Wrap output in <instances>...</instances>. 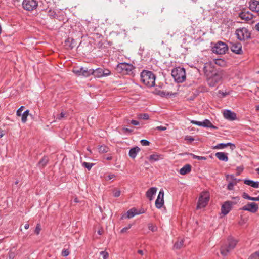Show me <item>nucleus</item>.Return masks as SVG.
Returning <instances> with one entry per match:
<instances>
[{
  "label": "nucleus",
  "instance_id": "obj_1",
  "mask_svg": "<svg viewBox=\"0 0 259 259\" xmlns=\"http://www.w3.org/2000/svg\"><path fill=\"white\" fill-rule=\"evenodd\" d=\"M141 82L148 87H152L155 85L156 76L151 71L143 70L140 73Z\"/></svg>",
  "mask_w": 259,
  "mask_h": 259
},
{
  "label": "nucleus",
  "instance_id": "obj_2",
  "mask_svg": "<svg viewBox=\"0 0 259 259\" xmlns=\"http://www.w3.org/2000/svg\"><path fill=\"white\" fill-rule=\"evenodd\" d=\"M237 243V241L232 237H228L227 242L221 247V254L224 256H227L231 250L234 249Z\"/></svg>",
  "mask_w": 259,
  "mask_h": 259
},
{
  "label": "nucleus",
  "instance_id": "obj_3",
  "mask_svg": "<svg viewBox=\"0 0 259 259\" xmlns=\"http://www.w3.org/2000/svg\"><path fill=\"white\" fill-rule=\"evenodd\" d=\"M171 75L175 80L178 83H182L186 80V72L184 68L177 67L171 71Z\"/></svg>",
  "mask_w": 259,
  "mask_h": 259
},
{
  "label": "nucleus",
  "instance_id": "obj_4",
  "mask_svg": "<svg viewBox=\"0 0 259 259\" xmlns=\"http://www.w3.org/2000/svg\"><path fill=\"white\" fill-rule=\"evenodd\" d=\"M117 69L123 74L129 75L132 76H135L134 70L135 66L132 64L125 62L119 63L117 66Z\"/></svg>",
  "mask_w": 259,
  "mask_h": 259
},
{
  "label": "nucleus",
  "instance_id": "obj_5",
  "mask_svg": "<svg viewBox=\"0 0 259 259\" xmlns=\"http://www.w3.org/2000/svg\"><path fill=\"white\" fill-rule=\"evenodd\" d=\"M235 35L237 39L240 41H245L251 37V33L246 27L237 29L235 31Z\"/></svg>",
  "mask_w": 259,
  "mask_h": 259
},
{
  "label": "nucleus",
  "instance_id": "obj_6",
  "mask_svg": "<svg viewBox=\"0 0 259 259\" xmlns=\"http://www.w3.org/2000/svg\"><path fill=\"white\" fill-rule=\"evenodd\" d=\"M209 200V193L207 191H203L201 192L199 197L197 209H199L205 207L207 205Z\"/></svg>",
  "mask_w": 259,
  "mask_h": 259
},
{
  "label": "nucleus",
  "instance_id": "obj_7",
  "mask_svg": "<svg viewBox=\"0 0 259 259\" xmlns=\"http://www.w3.org/2000/svg\"><path fill=\"white\" fill-rule=\"evenodd\" d=\"M228 50V46L222 41H218L212 48L213 52L217 54H224Z\"/></svg>",
  "mask_w": 259,
  "mask_h": 259
},
{
  "label": "nucleus",
  "instance_id": "obj_8",
  "mask_svg": "<svg viewBox=\"0 0 259 259\" xmlns=\"http://www.w3.org/2000/svg\"><path fill=\"white\" fill-rule=\"evenodd\" d=\"M38 3L36 0H23L22 6L24 9L31 11L36 9Z\"/></svg>",
  "mask_w": 259,
  "mask_h": 259
},
{
  "label": "nucleus",
  "instance_id": "obj_9",
  "mask_svg": "<svg viewBox=\"0 0 259 259\" xmlns=\"http://www.w3.org/2000/svg\"><path fill=\"white\" fill-rule=\"evenodd\" d=\"M111 74V71L105 68H98L94 69L93 75L95 77L102 78L106 77Z\"/></svg>",
  "mask_w": 259,
  "mask_h": 259
},
{
  "label": "nucleus",
  "instance_id": "obj_10",
  "mask_svg": "<svg viewBox=\"0 0 259 259\" xmlns=\"http://www.w3.org/2000/svg\"><path fill=\"white\" fill-rule=\"evenodd\" d=\"M229 47L231 50L235 54H242L243 53L242 45L239 42H229Z\"/></svg>",
  "mask_w": 259,
  "mask_h": 259
},
{
  "label": "nucleus",
  "instance_id": "obj_11",
  "mask_svg": "<svg viewBox=\"0 0 259 259\" xmlns=\"http://www.w3.org/2000/svg\"><path fill=\"white\" fill-rule=\"evenodd\" d=\"M239 209L248 211L251 213H255L258 209V206L254 202L248 203L246 205L240 208Z\"/></svg>",
  "mask_w": 259,
  "mask_h": 259
},
{
  "label": "nucleus",
  "instance_id": "obj_12",
  "mask_svg": "<svg viewBox=\"0 0 259 259\" xmlns=\"http://www.w3.org/2000/svg\"><path fill=\"white\" fill-rule=\"evenodd\" d=\"M155 206L158 209H160L164 204V191L161 189L159 192L157 198L155 201Z\"/></svg>",
  "mask_w": 259,
  "mask_h": 259
},
{
  "label": "nucleus",
  "instance_id": "obj_13",
  "mask_svg": "<svg viewBox=\"0 0 259 259\" xmlns=\"http://www.w3.org/2000/svg\"><path fill=\"white\" fill-rule=\"evenodd\" d=\"M239 17L243 20L249 21L253 19V15L249 11L243 10L239 13Z\"/></svg>",
  "mask_w": 259,
  "mask_h": 259
},
{
  "label": "nucleus",
  "instance_id": "obj_14",
  "mask_svg": "<svg viewBox=\"0 0 259 259\" xmlns=\"http://www.w3.org/2000/svg\"><path fill=\"white\" fill-rule=\"evenodd\" d=\"M223 115L225 119L230 121H233L236 119V113L229 110H225Z\"/></svg>",
  "mask_w": 259,
  "mask_h": 259
},
{
  "label": "nucleus",
  "instance_id": "obj_15",
  "mask_svg": "<svg viewBox=\"0 0 259 259\" xmlns=\"http://www.w3.org/2000/svg\"><path fill=\"white\" fill-rule=\"evenodd\" d=\"M221 77L219 75L215 74L209 77L207 80V82L210 87H214L217 83L220 80Z\"/></svg>",
  "mask_w": 259,
  "mask_h": 259
},
{
  "label": "nucleus",
  "instance_id": "obj_16",
  "mask_svg": "<svg viewBox=\"0 0 259 259\" xmlns=\"http://www.w3.org/2000/svg\"><path fill=\"white\" fill-rule=\"evenodd\" d=\"M249 9L255 12H259V1L250 0L249 2Z\"/></svg>",
  "mask_w": 259,
  "mask_h": 259
},
{
  "label": "nucleus",
  "instance_id": "obj_17",
  "mask_svg": "<svg viewBox=\"0 0 259 259\" xmlns=\"http://www.w3.org/2000/svg\"><path fill=\"white\" fill-rule=\"evenodd\" d=\"M232 207L228 204L227 201H225L221 206V213L224 215L227 214L232 209Z\"/></svg>",
  "mask_w": 259,
  "mask_h": 259
},
{
  "label": "nucleus",
  "instance_id": "obj_18",
  "mask_svg": "<svg viewBox=\"0 0 259 259\" xmlns=\"http://www.w3.org/2000/svg\"><path fill=\"white\" fill-rule=\"evenodd\" d=\"M157 190L156 187H151L149 189L146 193V196L150 201L153 199V196L155 195Z\"/></svg>",
  "mask_w": 259,
  "mask_h": 259
},
{
  "label": "nucleus",
  "instance_id": "obj_19",
  "mask_svg": "<svg viewBox=\"0 0 259 259\" xmlns=\"http://www.w3.org/2000/svg\"><path fill=\"white\" fill-rule=\"evenodd\" d=\"M228 146H229L230 147V149L232 150H233L236 148V146L234 144H233L231 143H227L218 144L216 146H214V148L218 149H224Z\"/></svg>",
  "mask_w": 259,
  "mask_h": 259
},
{
  "label": "nucleus",
  "instance_id": "obj_20",
  "mask_svg": "<svg viewBox=\"0 0 259 259\" xmlns=\"http://www.w3.org/2000/svg\"><path fill=\"white\" fill-rule=\"evenodd\" d=\"M191 169V165L190 164H187L185 165L182 168L180 169L179 172L182 175H185L190 172Z\"/></svg>",
  "mask_w": 259,
  "mask_h": 259
},
{
  "label": "nucleus",
  "instance_id": "obj_21",
  "mask_svg": "<svg viewBox=\"0 0 259 259\" xmlns=\"http://www.w3.org/2000/svg\"><path fill=\"white\" fill-rule=\"evenodd\" d=\"M140 151V149L138 147L136 146L133 147L131 148L129 151V156L132 159H134L137 156V154Z\"/></svg>",
  "mask_w": 259,
  "mask_h": 259
},
{
  "label": "nucleus",
  "instance_id": "obj_22",
  "mask_svg": "<svg viewBox=\"0 0 259 259\" xmlns=\"http://www.w3.org/2000/svg\"><path fill=\"white\" fill-rule=\"evenodd\" d=\"M216 157L220 160L227 162L228 160V157L227 153L222 152H219L215 153Z\"/></svg>",
  "mask_w": 259,
  "mask_h": 259
},
{
  "label": "nucleus",
  "instance_id": "obj_23",
  "mask_svg": "<svg viewBox=\"0 0 259 259\" xmlns=\"http://www.w3.org/2000/svg\"><path fill=\"white\" fill-rule=\"evenodd\" d=\"M244 183L254 188H257L259 187V182L258 181H253L251 180L245 179L244 180Z\"/></svg>",
  "mask_w": 259,
  "mask_h": 259
},
{
  "label": "nucleus",
  "instance_id": "obj_24",
  "mask_svg": "<svg viewBox=\"0 0 259 259\" xmlns=\"http://www.w3.org/2000/svg\"><path fill=\"white\" fill-rule=\"evenodd\" d=\"M82 72V76L85 77H87L90 76L91 75H93L94 69H89L87 67H83Z\"/></svg>",
  "mask_w": 259,
  "mask_h": 259
},
{
  "label": "nucleus",
  "instance_id": "obj_25",
  "mask_svg": "<svg viewBox=\"0 0 259 259\" xmlns=\"http://www.w3.org/2000/svg\"><path fill=\"white\" fill-rule=\"evenodd\" d=\"M149 161L152 163L157 161L160 159H162V157L160 155L158 154H152L149 156L148 158Z\"/></svg>",
  "mask_w": 259,
  "mask_h": 259
},
{
  "label": "nucleus",
  "instance_id": "obj_26",
  "mask_svg": "<svg viewBox=\"0 0 259 259\" xmlns=\"http://www.w3.org/2000/svg\"><path fill=\"white\" fill-rule=\"evenodd\" d=\"M75 41L73 39L68 38L67 40L65 41V46L68 49H72L74 47Z\"/></svg>",
  "mask_w": 259,
  "mask_h": 259
},
{
  "label": "nucleus",
  "instance_id": "obj_27",
  "mask_svg": "<svg viewBox=\"0 0 259 259\" xmlns=\"http://www.w3.org/2000/svg\"><path fill=\"white\" fill-rule=\"evenodd\" d=\"M48 162V158L47 157H44L41 159L39 161L37 164V166L39 168L44 167Z\"/></svg>",
  "mask_w": 259,
  "mask_h": 259
},
{
  "label": "nucleus",
  "instance_id": "obj_28",
  "mask_svg": "<svg viewBox=\"0 0 259 259\" xmlns=\"http://www.w3.org/2000/svg\"><path fill=\"white\" fill-rule=\"evenodd\" d=\"M136 210L135 209H131L127 212L126 218L128 219H131L134 217L136 214H139L141 213L136 212Z\"/></svg>",
  "mask_w": 259,
  "mask_h": 259
},
{
  "label": "nucleus",
  "instance_id": "obj_29",
  "mask_svg": "<svg viewBox=\"0 0 259 259\" xmlns=\"http://www.w3.org/2000/svg\"><path fill=\"white\" fill-rule=\"evenodd\" d=\"M240 200L239 197H234L231 201H226L228 204L232 207V206L236 204Z\"/></svg>",
  "mask_w": 259,
  "mask_h": 259
},
{
  "label": "nucleus",
  "instance_id": "obj_30",
  "mask_svg": "<svg viewBox=\"0 0 259 259\" xmlns=\"http://www.w3.org/2000/svg\"><path fill=\"white\" fill-rule=\"evenodd\" d=\"M29 110H26L25 111L23 112V114H21V121L23 123H25L27 121V117L28 115L31 116V114H29Z\"/></svg>",
  "mask_w": 259,
  "mask_h": 259
},
{
  "label": "nucleus",
  "instance_id": "obj_31",
  "mask_svg": "<svg viewBox=\"0 0 259 259\" xmlns=\"http://www.w3.org/2000/svg\"><path fill=\"white\" fill-rule=\"evenodd\" d=\"M98 150L100 153H104L108 152L109 151V148L107 146L103 145L99 146Z\"/></svg>",
  "mask_w": 259,
  "mask_h": 259
},
{
  "label": "nucleus",
  "instance_id": "obj_32",
  "mask_svg": "<svg viewBox=\"0 0 259 259\" xmlns=\"http://www.w3.org/2000/svg\"><path fill=\"white\" fill-rule=\"evenodd\" d=\"M184 245V241L183 240H181L179 241L176 242L174 245V248L176 249H179L181 248Z\"/></svg>",
  "mask_w": 259,
  "mask_h": 259
},
{
  "label": "nucleus",
  "instance_id": "obj_33",
  "mask_svg": "<svg viewBox=\"0 0 259 259\" xmlns=\"http://www.w3.org/2000/svg\"><path fill=\"white\" fill-rule=\"evenodd\" d=\"M48 15L51 18H55L57 16L56 12L54 10L50 9L47 12Z\"/></svg>",
  "mask_w": 259,
  "mask_h": 259
},
{
  "label": "nucleus",
  "instance_id": "obj_34",
  "mask_svg": "<svg viewBox=\"0 0 259 259\" xmlns=\"http://www.w3.org/2000/svg\"><path fill=\"white\" fill-rule=\"evenodd\" d=\"M83 67L76 68L73 70V72L77 76H82Z\"/></svg>",
  "mask_w": 259,
  "mask_h": 259
},
{
  "label": "nucleus",
  "instance_id": "obj_35",
  "mask_svg": "<svg viewBox=\"0 0 259 259\" xmlns=\"http://www.w3.org/2000/svg\"><path fill=\"white\" fill-rule=\"evenodd\" d=\"M82 166L87 168L89 170H90L92 167L95 164L92 163H89L84 162L82 163Z\"/></svg>",
  "mask_w": 259,
  "mask_h": 259
},
{
  "label": "nucleus",
  "instance_id": "obj_36",
  "mask_svg": "<svg viewBox=\"0 0 259 259\" xmlns=\"http://www.w3.org/2000/svg\"><path fill=\"white\" fill-rule=\"evenodd\" d=\"M158 95H159L161 97H164L169 96L170 95H171V94H170L168 92H166L164 91H159L158 92Z\"/></svg>",
  "mask_w": 259,
  "mask_h": 259
},
{
  "label": "nucleus",
  "instance_id": "obj_37",
  "mask_svg": "<svg viewBox=\"0 0 259 259\" xmlns=\"http://www.w3.org/2000/svg\"><path fill=\"white\" fill-rule=\"evenodd\" d=\"M249 259H259V251H256L251 254L249 256Z\"/></svg>",
  "mask_w": 259,
  "mask_h": 259
},
{
  "label": "nucleus",
  "instance_id": "obj_38",
  "mask_svg": "<svg viewBox=\"0 0 259 259\" xmlns=\"http://www.w3.org/2000/svg\"><path fill=\"white\" fill-rule=\"evenodd\" d=\"M138 118L144 120H148L149 118V116L147 113L140 114L138 115Z\"/></svg>",
  "mask_w": 259,
  "mask_h": 259
},
{
  "label": "nucleus",
  "instance_id": "obj_39",
  "mask_svg": "<svg viewBox=\"0 0 259 259\" xmlns=\"http://www.w3.org/2000/svg\"><path fill=\"white\" fill-rule=\"evenodd\" d=\"M191 155L192 156V157L195 159H198V160H205L207 159L206 157L197 156V155H195L193 154H191Z\"/></svg>",
  "mask_w": 259,
  "mask_h": 259
},
{
  "label": "nucleus",
  "instance_id": "obj_40",
  "mask_svg": "<svg viewBox=\"0 0 259 259\" xmlns=\"http://www.w3.org/2000/svg\"><path fill=\"white\" fill-rule=\"evenodd\" d=\"M210 122L208 119H205L202 121V127H209Z\"/></svg>",
  "mask_w": 259,
  "mask_h": 259
},
{
  "label": "nucleus",
  "instance_id": "obj_41",
  "mask_svg": "<svg viewBox=\"0 0 259 259\" xmlns=\"http://www.w3.org/2000/svg\"><path fill=\"white\" fill-rule=\"evenodd\" d=\"M113 196L115 197H118L120 195L121 191L119 190L115 189L113 191Z\"/></svg>",
  "mask_w": 259,
  "mask_h": 259
},
{
  "label": "nucleus",
  "instance_id": "obj_42",
  "mask_svg": "<svg viewBox=\"0 0 259 259\" xmlns=\"http://www.w3.org/2000/svg\"><path fill=\"white\" fill-rule=\"evenodd\" d=\"M40 230H41L40 225L39 224H38L36 225L34 232L36 235H38L40 233Z\"/></svg>",
  "mask_w": 259,
  "mask_h": 259
},
{
  "label": "nucleus",
  "instance_id": "obj_43",
  "mask_svg": "<svg viewBox=\"0 0 259 259\" xmlns=\"http://www.w3.org/2000/svg\"><path fill=\"white\" fill-rule=\"evenodd\" d=\"M65 116V114L63 112H61L60 114L57 115L56 116V120H60L62 119Z\"/></svg>",
  "mask_w": 259,
  "mask_h": 259
},
{
  "label": "nucleus",
  "instance_id": "obj_44",
  "mask_svg": "<svg viewBox=\"0 0 259 259\" xmlns=\"http://www.w3.org/2000/svg\"><path fill=\"white\" fill-rule=\"evenodd\" d=\"M148 229L152 232H155L157 230V227L151 224H148Z\"/></svg>",
  "mask_w": 259,
  "mask_h": 259
},
{
  "label": "nucleus",
  "instance_id": "obj_45",
  "mask_svg": "<svg viewBox=\"0 0 259 259\" xmlns=\"http://www.w3.org/2000/svg\"><path fill=\"white\" fill-rule=\"evenodd\" d=\"M140 143L143 146H148L150 143L149 141L145 139L141 140Z\"/></svg>",
  "mask_w": 259,
  "mask_h": 259
},
{
  "label": "nucleus",
  "instance_id": "obj_46",
  "mask_svg": "<svg viewBox=\"0 0 259 259\" xmlns=\"http://www.w3.org/2000/svg\"><path fill=\"white\" fill-rule=\"evenodd\" d=\"M70 253L68 249H63L62 251V255L64 257H66L69 255Z\"/></svg>",
  "mask_w": 259,
  "mask_h": 259
},
{
  "label": "nucleus",
  "instance_id": "obj_47",
  "mask_svg": "<svg viewBox=\"0 0 259 259\" xmlns=\"http://www.w3.org/2000/svg\"><path fill=\"white\" fill-rule=\"evenodd\" d=\"M132 227L131 224H128L127 226L124 227L121 230V233H124L126 232L128 229H130Z\"/></svg>",
  "mask_w": 259,
  "mask_h": 259
},
{
  "label": "nucleus",
  "instance_id": "obj_48",
  "mask_svg": "<svg viewBox=\"0 0 259 259\" xmlns=\"http://www.w3.org/2000/svg\"><path fill=\"white\" fill-rule=\"evenodd\" d=\"M100 253L102 255L103 259H107L108 257L109 254L107 252L101 251Z\"/></svg>",
  "mask_w": 259,
  "mask_h": 259
},
{
  "label": "nucleus",
  "instance_id": "obj_49",
  "mask_svg": "<svg viewBox=\"0 0 259 259\" xmlns=\"http://www.w3.org/2000/svg\"><path fill=\"white\" fill-rule=\"evenodd\" d=\"M24 107L23 106H21L17 111V115L20 116L21 115V112L23 110Z\"/></svg>",
  "mask_w": 259,
  "mask_h": 259
},
{
  "label": "nucleus",
  "instance_id": "obj_50",
  "mask_svg": "<svg viewBox=\"0 0 259 259\" xmlns=\"http://www.w3.org/2000/svg\"><path fill=\"white\" fill-rule=\"evenodd\" d=\"M191 123H192L193 124H195L200 126H202V122L201 121H197L195 120H191Z\"/></svg>",
  "mask_w": 259,
  "mask_h": 259
},
{
  "label": "nucleus",
  "instance_id": "obj_51",
  "mask_svg": "<svg viewBox=\"0 0 259 259\" xmlns=\"http://www.w3.org/2000/svg\"><path fill=\"white\" fill-rule=\"evenodd\" d=\"M234 184L233 182H230L228 184L227 189L229 190H232L234 188Z\"/></svg>",
  "mask_w": 259,
  "mask_h": 259
},
{
  "label": "nucleus",
  "instance_id": "obj_52",
  "mask_svg": "<svg viewBox=\"0 0 259 259\" xmlns=\"http://www.w3.org/2000/svg\"><path fill=\"white\" fill-rule=\"evenodd\" d=\"M15 254L12 250H10L9 252V259H13L15 257Z\"/></svg>",
  "mask_w": 259,
  "mask_h": 259
},
{
  "label": "nucleus",
  "instance_id": "obj_53",
  "mask_svg": "<svg viewBox=\"0 0 259 259\" xmlns=\"http://www.w3.org/2000/svg\"><path fill=\"white\" fill-rule=\"evenodd\" d=\"M167 129L166 126H158L155 127V130L159 131H165Z\"/></svg>",
  "mask_w": 259,
  "mask_h": 259
},
{
  "label": "nucleus",
  "instance_id": "obj_54",
  "mask_svg": "<svg viewBox=\"0 0 259 259\" xmlns=\"http://www.w3.org/2000/svg\"><path fill=\"white\" fill-rule=\"evenodd\" d=\"M250 196H249V195L245 193V192H244L243 194H242V197L244 198V199H247V200H250Z\"/></svg>",
  "mask_w": 259,
  "mask_h": 259
},
{
  "label": "nucleus",
  "instance_id": "obj_55",
  "mask_svg": "<svg viewBox=\"0 0 259 259\" xmlns=\"http://www.w3.org/2000/svg\"><path fill=\"white\" fill-rule=\"evenodd\" d=\"M185 139L186 140H188L190 142H192L194 140V139L192 136H186Z\"/></svg>",
  "mask_w": 259,
  "mask_h": 259
},
{
  "label": "nucleus",
  "instance_id": "obj_56",
  "mask_svg": "<svg viewBox=\"0 0 259 259\" xmlns=\"http://www.w3.org/2000/svg\"><path fill=\"white\" fill-rule=\"evenodd\" d=\"M130 123L134 125H138L140 124L139 121L135 120H132Z\"/></svg>",
  "mask_w": 259,
  "mask_h": 259
},
{
  "label": "nucleus",
  "instance_id": "obj_57",
  "mask_svg": "<svg viewBox=\"0 0 259 259\" xmlns=\"http://www.w3.org/2000/svg\"><path fill=\"white\" fill-rule=\"evenodd\" d=\"M219 94L221 95L223 97H224L226 95L229 94L228 93H226V92L224 93V92H223V91H222L221 90L219 91Z\"/></svg>",
  "mask_w": 259,
  "mask_h": 259
},
{
  "label": "nucleus",
  "instance_id": "obj_58",
  "mask_svg": "<svg viewBox=\"0 0 259 259\" xmlns=\"http://www.w3.org/2000/svg\"><path fill=\"white\" fill-rule=\"evenodd\" d=\"M123 130L127 133H132L133 132V130L128 128H123Z\"/></svg>",
  "mask_w": 259,
  "mask_h": 259
},
{
  "label": "nucleus",
  "instance_id": "obj_59",
  "mask_svg": "<svg viewBox=\"0 0 259 259\" xmlns=\"http://www.w3.org/2000/svg\"><path fill=\"white\" fill-rule=\"evenodd\" d=\"M209 128H212V129H217V127L213 125L211 123V122H210V125H209Z\"/></svg>",
  "mask_w": 259,
  "mask_h": 259
},
{
  "label": "nucleus",
  "instance_id": "obj_60",
  "mask_svg": "<svg viewBox=\"0 0 259 259\" xmlns=\"http://www.w3.org/2000/svg\"><path fill=\"white\" fill-rule=\"evenodd\" d=\"M254 28L256 30H257V31H259V22L257 23L255 25V27H254Z\"/></svg>",
  "mask_w": 259,
  "mask_h": 259
},
{
  "label": "nucleus",
  "instance_id": "obj_61",
  "mask_svg": "<svg viewBox=\"0 0 259 259\" xmlns=\"http://www.w3.org/2000/svg\"><path fill=\"white\" fill-rule=\"evenodd\" d=\"M229 177H230L231 179L232 180H236V179L234 178V176L233 175H227V178H228Z\"/></svg>",
  "mask_w": 259,
  "mask_h": 259
},
{
  "label": "nucleus",
  "instance_id": "obj_62",
  "mask_svg": "<svg viewBox=\"0 0 259 259\" xmlns=\"http://www.w3.org/2000/svg\"><path fill=\"white\" fill-rule=\"evenodd\" d=\"M4 135V131H1L0 130V138H2Z\"/></svg>",
  "mask_w": 259,
  "mask_h": 259
},
{
  "label": "nucleus",
  "instance_id": "obj_63",
  "mask_svg": "<svg viewBox=\"0 0 259 259\" xmlns=\"http://www.w3.org/2000/svg\"><path fill=\"white\" fill-rule=\"evenodd\" d=\"M29 224H28V223L25 224V226H24V228H25V229H28L29 228Z\"/></svg>",
  "mask_w": 259,
  "mask_h": 259
},
{
  "label": "nucleus",
  "instance_id": "obj_64",
  "mask_svg": "<svg viewBox=\"0 0 259 259\" xmlns=\"http://www.w3.org/2000/svg\"><path fill=\"white\" fill-rule=\"evenodd\" d=\"M255 109L257 111L259 112V105L255 106Z\"/></svg>",
  "mask_w": 259,
  "mask_h": 259
}]
</instances>
